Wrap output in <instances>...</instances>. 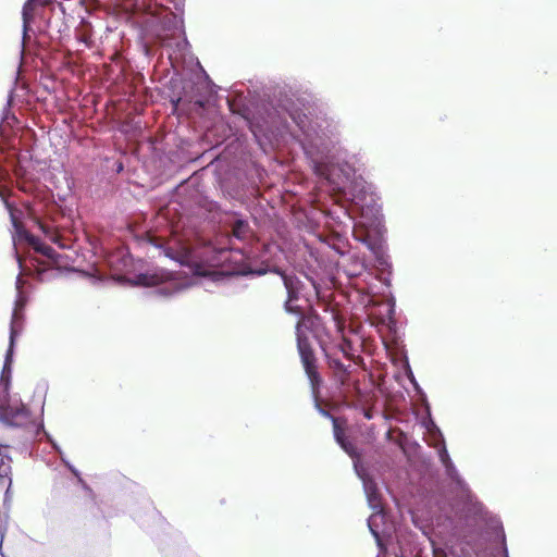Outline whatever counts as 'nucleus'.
Returning a JSON list of instances; mask_svg holds the SVG:
<instances>
[{
	"label": "nucleus",
	"mask_w": 557,
	"mask_h": 557,
	"mask_svg": "<svg viewBox=\"0 0 557 557\" xmlns=\"http://www.w3.org/2000/svg\"><path fill=\"white\" fill-rule=\"evenodd\" d=\"M13 348L9 347L0 375V383H10Z\"/></svg>",
	"instance_id": "9"
},
{
	"label": "nucleus",
	"mask_w": 557,
	"mask_h": 557,
	"mask_svg": "<svg viewBox=\"0 0 557 557\" xmlns=\"http://www.w3.org/2000/svg\"><path fill=\"white\" fill-rule=\"evenodd\" d=\"M76 37L87 47L92 46L94 41L89 23L82 21L81 26L76 29Z\"/></svg>",
	"instance_id": "7"
},
{
	"label": "nucleus",
	"mask_w": 557,
	"mask_h": 557,
	"mask_svg": "<svg viewBox=\"0 0 557 557\" xmlns=\"http://www.w3.org/2000/svg\"><path fill=\"white\" fill-rule=\"evenodd\" d=\"M13 387L0 385V421L12 428H28L34 423L32 412Z\"/></svg>",
	"instance_id": "2"
},
{
	"label": "nucleus",
	"mask_w": 557,
	"mask_h": 557,
	"mask_svg": "<svg viewBox=\"0 0 557 557\" xmlns=\"http://www.w3.org/2000/svg\"><path fill=\"white\" fill-rule=\"evenodd\" d=\"M249 232V225L244 220H236L232 227L233 235L238 239H244Z\"/></svg>",
	"instance_id": "12"
},
{
	"label": "nucleus",
	"mask_w": 557,
	"mask_h": 557,
	"mask_svg": "<svg viewBox=\"0 0 557 557\" xmlns=\"http://www.w3.org/2000/svg\"><path fill=\"white\" fill-rule=\"evenodd\" d=\"M12 469L11 466H4L2 462L0 466V488L4 486V483L7 482V491L5 494L9 493L11 486H12Z\"/></svg>",
	"instance_id": "11"
},
{
	"label": "nucleus",
	"mask_w": 557,
	"mask_h": 557,
	"mask_svg": "<svg viewBox=\"0 0 557 557\" xmlns=\"http://www.w3.org/2000/svg\"><path fill=\"white\" fill-rule=\"evenodd\" d=\"M326 358L329 367L333 371L334 375L341 381V383H345L347 379V375L345 374V364L339 359L329 355H326Z\"/></svg>",
	"instance_id": "5"
},
{
	"label": "nucleus",
	"mask_w": 557,
	"mask_h": 557,
	"mask_svg": "<svg viewBox=\"0 0 557 557\" xmlns=\"http://www.w3.org/2000/svg\"><path fill=\"white\" fill-rule=\"evenodd\" d=\"M499 541H500V545H502L503 557H508V550H507V546H506V536H505V533L503 530H502V534L499 535Z\"/></svg>",
	"instance_id": "17"
},
{
	"label": "nucleus",
	"mask_w": 557,
	"mask_h": 557,
	"mask_svg": "<svg viewBox=\"0 0 557 557\" xmlns=\"http://www.w3.org/2000/svg\"><path fill=\"white\" fill-rule=\"evenodd\" d=\"M274 272L281 276L287 294L284 301L285 311L298 317L296 323L297 348L305 372L310 383H321L317 357L308 338L304 335V330L317 332L321 325V319L317 313L306 314L305 308L298 304L305 288L304 282L293 272L287 273L278 269H275Z\"/></svg>",
	"instance_id": "1"
},
{
	"label": "nucleus",
	"mask_w": 557,
	"mask_h": 557,
	"mask_svg": "<svg viewBox=\"0 0 557 557\" xmlns=\"http://www.w3.org/2000/svg\"><path fill=\"white\" fill-rule=\"evenodd\" d=\"M339 348H341L342 352L344 354V356L347 357L350 361L355 360V355L351 351L352 350L351 343L349 341L344 338V341L341 344Z\"/></svg>",
	"instance_id": "15"
},
{
	"label": "nucleus",
	"mask_w": 557,
	"mask_h": 557,
	"mask_svg": "<svg viewBox=\"0 0 557 557\" xmlns=\"http://www.w3.org/2000/svg\"><path fill=\"white\" fill-rule=\"evenodd\" d=\"M393 367L396 369L393 376L398 383H405V381L411 384L417 383L407 360L401 361L399 366L393 364Z\"/></svg>",
	"instance_id": "4"
},
{
	"label": "nucleus",
	"mask_w": 557,
	"mask_h": 557,
	"mask_svg": "<svg viewBox=\"0 0 557 557\" xmlns=\"http://www.w3.org/2000/svg\"><path fill=\"white\" fill-rule=\"evenodd\" d=\"M171 273L163 270L140 273L136 276V284L140 286H158L171 280Z\"/></svg>",
	"instance_id": "3"
},
{
	"label": "nucleus",
	"mask_w": 557,
	"mask_h": 557,
	"mask_svg": "<svg viewBox=\"0 0 557 557\" xmlns=\"http://www.w3.org/2000/svg\"><path fill=\"white\" fill-rule=\"evenodd\" d=\"M23 16H24V22L25 24L27 23V12H26V9L24 8L23 10Z\"/></svg>",
	"instance_id": "18"
},
{
	"label": "nucleus",
	"mask_w": 557,
	"mask_h": 557,
	"mask_svg": "<svg viewBox=\"0 0 557 557\" xmlns=\"http://www.w3.org/2000/svg\"><path fill=\"white\" fill-rule=\"evenodd\" d=\"M29 243L34 246L36 251L40 252L41 255L48 258H53L57 255L52 247L40 244L39 240L36 239L35 237L29 238Z\"/></svg>",
	"instance_id": "13"
},
{
	"label": "nucleus",
	"mask_w": 557,
	"mask_h": 557,
	"mask_svg": "<svg viewBox=\"0 0 557 557\" xmlns=\"http://www.w3.org/2000/svg\"><path fill=\"white\" fill-rule=\"evenodd\" d=\"M364 488L368 496V502L373 509L381 508L380 493L373 482H367Z\"/></svg>",
	"instance_id": "6"
},
{
	"label": "nucleus",
	"mask_w": 557,
	"mask_h": 557,
	"mask_svg": "<svg viewBox=\"0 0 557 557\" xmlns=\"http://www.w3.org/2000/svg\"><path fill=\"white\" fill-rule=\"evenodd\" d=\"M359 370L357 362L345 364L346 381L352 380V383H359V379H354V373Z\"/></svg>",
	"instance_id": "14"
},
{
	"label": "nucleus",
	"mask_w": 557,
	"mask_h": 557,
	"mask_svg": "<svg viewBox=\"0 0 557 557\" xmlns=\"http://www.w3.org/2000/svg\"><path fill=\"white\" fill-rule=\"evenodd\" d=\"M34 221L42 231V233L50 238L51 242L59 244L60 235L54 231V228L51 225L42 222L39 218H35Z\"/></svg>",
	"instance_id": "10"
},
{
	"label": "nucleus",
	"mask_w": 557,
	"mask_h": 557,
	"mask_svg": "<svg viewBox=\"0 0 557 557\" xmlns=\"http://www.w3.org/2000/svg\"><path fill=\"white\" fill-rule=\"evenodd\" d=\"M25 307V299L23 297H20L16 302L13 312H17V321H23V310Z\"/></svg>",
	"instance_id": "16"
},
{
	"label": "nucleus",
	"mask_w": 557,
	"mask_h": 557,
	"mask_svg": "<svg viewBox=\"0 0 557 557\" xmlns=\"http://www.w3.org/2000/svg\"><path fill=\"white\" fill-rule=\"evenodd\" d=\"M335 435H336L337 441L342 443L341 435H339V433L337 432V430L335 431Z\"/></svg>",
	"instance_id": "19"
},
{
	"label": "nucleus",
	"mask_w": 557,
	"mask_h": 557,
	"mask_svg": "<svg viewBox=\"0 0 557 557\" xmlns=\"http://www.w3.org/2000/svg\"><path fill=\"white\" fill-rule=\"evenodd\" d=\"M23 329V321H17V312L12 313L11 325H10V345L13 348L16 336Z\"/></svg>",
	"instance_id": "8"
}]
</instances>
